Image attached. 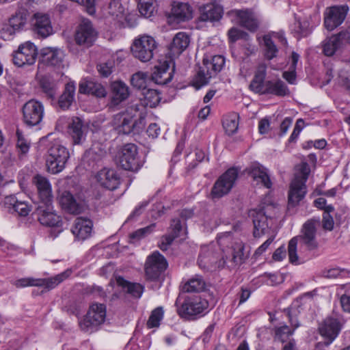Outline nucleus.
Here are the masks:
<instances>
[{
	"label": "nucleus",
	"mask_w": 350,
	"mask_h": 350,
	"mask_svg": "<svg viewBox=\"0 0 350 350\" xmlns=\"http://www.w3.org/2000/svg\"><path fill=\"white\" fill-rule=\"evenodd\" d=\"M243 250L244 247L242 245H239L237 248L234 249L231 259L228 262L226 261V263L229 268H232L244 262L246 256L244 255ZM225 259L227 260L228 258L226 257Z\"/></svg>",
	"instance_id": "48"
},
{
	"label": "nucleus",
	"mask_w": 350,
	"mask_h": 350,
	"mask_svg": "<svg viewBox=\"0 0 350 350\" xmlns=\"http://www.w3.org/2000/svg\"><path fill=\"white\" fill-rule=\"evenodd\" d=\"M211 77L210 74H207L204 68H200L194 78L193 85L196 89H200L202 86L206 85Z\"/></svg>",
	"instance_id": "54"
},
{
	"label": "nucleus",
	"mask_w": 350,
	"mask_h": 350,
	"mask_svg": "<svg viewBox=\"0 0 350 350\" xmlns=\"http://www.w3.org/2000/svg\"><path fill=\"white\" fill-rule=\"evenodd\" d=\"M172 16L178 23L187 21L193 17V9L187 3H174L172 8Z\"/></svg>",
	"instance_id": "34"
},
{
	"label": "nucleus",
	"mask_w": 350,
	"mask_h": 350,
	"mask_svg": "<svg viewBox=\"0 0 350 350\" xmlns=\"http://www.w3.org/2000/svg\"><path fill=\"white\" fill-rule=\"evenodd\" d=\"M64 57V51L58 48L46 47L40 51L41 61L49 66H59Z\"/></svg>",
	"instance_id": "24"
},
{
	"label": "nucleus",
	"mask_w": 350,
	"mask_h": 350,
	"mask_svg": "<svg viewBox=\"0 0 350 350\" xmlns=\"http://www.w3.org/2000/svg\"><path fill=\"white\" fill-rule=\"evenodd\" d=\"M337 36L342 48L350 44V28L340 31Z\"/></svg>",
	"instance_id": "64"
},
{
	"label": "nucleus",
	"mask_w": 350,
	"mask_h": 350,
	"mask_svg": "<svg viewBox=\"0 0 350 350\" xmlns=\"http://www.w3.org/2000/svg\"><path fill=\"white\" fill-rule=\"evenodd\" d=\"M245 172L257 184L260 183L267 189L271 188L272 183L267 169L258 162L252 163L246 168Z\"/></svg>",
	"instance_id": "20"
},
{
	"label": "nucleus",
	"mask_w": 350,
	"mask_h": 350,
	"mask_svg": "<svg viewBox=\"0 0 350 350\" xmlns=\"http://www.w3.org/2000/svg\"><path fill=\"white\" fill-rule=\"evenodd\" d=\"M228 36L231 42H234L239 39L247 40L249 38V35L246 32L235 27H232L228 31Z\"/></svg>",
	"instance_id": "59"
},
{
	"label": "nucleus",
	"mask_w": 350,
	"mask_h": 350,
	"mask_svg": "<svg viewBox=\"0 0 350 350\" xmlns=\"http://www.w3.org/2000/svg\"><path fill=\"white\" fill-rule=\"evenodd\" d=\"M349 10L347 5L334 6L329 8L325 17V28L332 31L339 26L345 20Z\"/></svg>",
	"instance_id": "17"
},
{
	"label": "nucleus",
	"mask_w": 350,
	"mask_h": 350,
	"mask_svg": "<svg viewBox=\"0 0 350 350\" xmlns=\"http://www.w3.org/2000/svg\"><path fill=\"white\" fill-rule=\"evenodd\" d=\"M239 19L241 26L250 31H255L258 28V20L255 14L249 10H236L233 11Z\"/></svg>",
	"instance_id": "31"
},
{
	"label": "nucleus",
	"mask_w": 350,
	"mask_h": 350,
	"mask_svg": "<svg viewBox=\"0 0 350 350\" xmlns=\"http://www.w3.org/2000/svg\"><path fill=\"white\" fill-rule=\"evenodd\" d=\"M206 283L200 275H196L188 280L183 286V290L187 293H198L205 289Z\"/></svg>",
	"instance_id": "43"
},
{
	"label": "nucleus",
	"mask_w": 350,
	"mask_h": 350,
	"mask_svg": "<svg viewBox=\"0 0 350 350\" xmlns=\"http://www.w3.org/2000/svg\"><path fill=\"white\" fill-rule=\"evenodd\" d=\"M23 113L25 122L29 126H36L43 118L44 107L40 102L30 100L24 105Z\"/></svg>",
	"instance_id": "15"
},
{
	"label": "nucleus",
	"mask_w": 350,
	"mask_h": 350,
	"mask_svg": "<svg viewBox=\"0 0 350 350\" xmlns=\"http://www.w3.org/2000/svg\"><path fill=\"white\" fill-rule=\"evenodd\" d=\"M155 2L150 0H139L138 10L142 16L145 18L151 17L155 11Z\"/></svg>",
	"instance_id": "51"
},
{
	"label": "nucleus",
	"mask_w": 350,
	"mask_h": 350,
	"mask_svg": "<svg viewBox=\"0 0 350 350\" xmlns=\"http://www.w3.org/2000/svg\"><path fill=\"white\" fill-rule=\"evenodd\" d=\"M337 34L325 39L323 42V53L326 56H332L338 50L342 49Z\"/></svg>",
	"instance_id": "45"
},
{
	"label": "nucleus",
	"mask_w": 350,
	"mask_h": 350,
	"mask_svg": "<svg viewBox=\"0 0 350 350\" xmlns=\"http://www.w3.org/2000/svg\"><path fill=\"white\" fill-rule=\"evenodd\" d=\"M111 103L113 105H118L125 100L129 96V87L122 81H114L111 83Z\"/></svg>",
	"instance_id": "32"
},
{
	"label": "nucleus",
	"mask_w": 350,
	"mask_h": 350,
	"mask_svg": "<svg viewBox=\"0 0 350 350\" xmlns=\"http://www.w3.org/2000/svg\"><path fill=\"white\" fill-rule=\"evenodd\" d=\"M114 67V62L112 59L108 60L105 62L99 63L97 65V70L103 77H109Z\"/></svg>",
	"instance_id": "57"
},
{
	"label": "nucleus",
	"mask_w": 350,
	"mask_h": 350,
	"mask_svg": "<svg viewBox=\"0 0 350 350\" xmlns=\"http://www.w3.org/2000/svg\"><path fill=\"white\" fill-rule=\"evenodd\" d=\"M31 29L34 34L41 38H46L53 33L51 21L48 14L36 12L31 18Z\"/></svg>",
	"instance_id": "14"
},
{
	"label": "nucleus",
	"mask_w": 350,
	"mask_h": 350,
	"mask_svg": "<svg viewBox=\"0 0 350 350\" xmlns=\"http://www.w3.org/2000/svg\"><path fill=\"white\" fill-rule=\"evenodd\" d=\"M239 114L234 112L224 117L222 123L226 133L232 135L237 132L239 126Z\"/></svg>",
	"instance_id": "46"
},
{
	"label": "nucleus",
	"mask_w": 350,
	"mask_h": 350,
	"mask_svg": "<svg viewBox=\"0 0 350 350\" xmlns=\"http://www.w3.org/2000/svg\"><path fill=\"white\" fill-rule=\"evenodd\" d=\"M157 48V43L152 37L142 36L133 41L131 51L135 58L148 62L152 59Z\"/></svg>",
	"instance_id": "5"
},
{
	"label": "nucleus",
	"mask_w": 350,
	"mask_h": 350,
	"mask_svg": "<svg viewBox=\"0 0 350 350\" xmlns=\"http://www.w3.org/2000/svg\"><path fill=\"white\" fill-rule=\"evenodd\" d=\"M225 64L224 57L221 55H215L211 57L209 65L211 66V69L215 75L219 72Z\"/></svg>",
	"instance_id": "61"
},
{
	"label": "nucleus",
	"mask_w": 350,
	"mask_h": 350,
	"mask_svg": "<svg viewBox=\"0 0 350 350\" xmlns=\"http://www.w3.org/2000/svg\"><path fill=\"white\" fill-rule=\"evenodd\" d=\"M163 309L162 307H157L153 310L147 321L148 328L157 327L160 325V321L163 317Z\"/></svg>",
	"instance_id": "53"
},
{
	"label": "nucleus",
	"mask_w": 350,
	"mask_h": 350,
	"mask_svg": "<svg viewBox=\"0 0 350 350\" xmlns=\"http://www.w3.org/2000/svg\"><path fill=\"white\" fill-rule=\"evenodd\" d=\"M104 151L98 144L93 145L85 151L83 157V162L90 169H93L102 159Z\"/></svg>",
	"instance_id": "35"
},
{
	"label": "nucleus",
	"mask_w": 350,
	"mask_h": 350,
	"mask_svg": "<svg viewBox=\"0 0 350 350\" xmlns=\"http://www.w3.org/2000/svg\"><path fill=\"white\" fill-rule=\"evenodd\" d=\"M148 75L147 73L138 72L134 74L131 78V84L133 87L142 90V92L146 90L147 88V80Z\"/></svg>",
	"instance_id": "52"
},
{
	"label": "nucleus",
	"mask_w": 350,
	"mask_h": 350,
	"mask_svg": "<svg viewBox=\"0 0 350 350\" xmlns=\"http://www.w3.org/2000/svg\"><path fill=\"white\" fill-rule=\"evenodd\" d=\"M262 40L264 42L265 46V57L270 60L273 59L277 56V53L278 52V47L271 38L270 36L265 35L262 38Z\"/></svg>",
	"instance_id": "50"
},
{
	"label": "nucleus",
	"mask_w": 350,
	"mask_h": 350,
	"mask_svg": "<svg viewBox=\"0 0 350 350\" xmlns=\"http://www.w3.org/2000/svg\"><path fill=\"white\" fill-rule=\"evenodd\" d=\"M189 38L185 32H178L175 35L170 45V51L173 55H180L189 44Z\"/></svg>",
	"instance_id": "38"
},
{
	"label": "nucleus",
	"mask_w": 350,
	"mask_h": 350,
	"mask_svg": "<svg viewBox=\"0 0 350 350\" xmlns=\"http://www.w3.org/2000/svg\"><path fill=\"white\" fill-rule=\"evenodd\" d=\"M16 147L19 149L22 154L27 153L29 149V144L24 138L21 131L19 129H17L16 131Z\"/></svg>",
	"instance_id": "62"
},
{
	"label": "nucleus",
	"mask_w": 350,
	"mask_h": 350,
	"mask_svg": "<svg viewBox=\"0 0 350 350\" xmlns=\"http://www.w3.org/2000/svg\"><path fill=\"white\" fill-rule=\"evenodd\" d=\"M200 16L198 21L201 22H214L219 21L223 15V8L216 3H208L199 7Z\"/></svg>",
	"instance_id": "22"
},
{
	"label": "nucleus",
	"mask_w": 350,
	"mask_h": 350,
	"mask_svg": "<svg viewBox=\"0 0 350 350\" xmlns=\"http://www.w3.org/2000/svg\"><path fill=\"white\" fill-rule=\"evenodd\" d=\"M341 328V325L338 319L329 317L325 319L319 327V332L327 341L326 345H329L338 336Z\"/></svg>",
	"instance_id": "19"
},
{
	"label": "nucleus",
	"mask_w": 350,
	"mask_h": 350,
	"mask_svg": "<svg viewBox=\"0 0 350 350\" xmlns=\"http://www.w3.org/2000/svg\"><path fill=\"white\" fill-rule=\"evenodd\" d=\"M33 183L38 190L40 202L47 203L53 201L51 186L46 178L37 174L33 177Z\"/></svg>",
	"instance_id": "29"
},
{
	"label": "nucleus",
	"mask_w": 350,
	"mask_h": 350,
	"mask_svg": "<svg viewBox=\"0 0 350 350\" xmlns=\"http://www.w3.org/2000/svg\"><path fill=\"white\" fill-rule=\"evenodd\" d=\"M167 262L159 252H153L147 258L145 264V273L148 280H156L167 269Z\"/></svg>",
	"instance_id": "11"
},
{
	"label": "nucleus",
	"mask_w": 350,
	"mask_h": 350,
	"mask_svg": "<svg viewBox=\"0 0 350 350\" xmlns=\"http://www.w3.org/2000/svg\"><path fill=\"white\" fill-rule=\"evenodd\" d=\"M278 208L272 204L259 206L250 211L254 224V237L259 238L269 231L268 219L275 216Z\"/></svg>",
	"instance_id": "4"
},
{
	"label": "nucleus",
	"mask_w": 350,
	"mask_h": 350,
	"mask_svg": "<svg viewBox=\"0 0 350 350\" xmlns=\"http://www.w3.org/2000/svg\"><path fill=\"white\" fill-rule=\"evenodd\" d=\"M274 340L280 341L282 343L288 342L290 336L294 333V329H291L288 326L284 325L280 327H275L273 329Z\"/></svg>",
	"instance_id": "49"
},
{
	"label": "nucleus",
	"mask_w": 350,
	"mask_h": 350,
	"mask_svg": "<svg viewBox=\"0 0 350 350\" xmlns=\"http://www.w3.org/2000/svg\"><path fill=\"white\" fill-rule=\"evenodd\" d=\"M183 230V226L179 219H173L169 228V233L161 237V243L159 245L162 251H166L172 245L174 240L178 237Z\"/></svg>",
	"instance_id": "27"
},
{
	"label": "nucleus",
	"mask_w": 350,
	"mask_h": 350,
	"mask_svg": "<svg viewBox=\"0 0 350 350\" xmlns=\"http://www.w3.org/2000/svg\"><path fill=\"white\" fill-rule=\"evenodd\" d=\"M289 91L286 84L278 80L275 82L271 81H266V88L265 94H271L279 96H284L288 94Z\"/></svg>",
	"instance_id": "42"
},
{
	"label": "nucleus",
	"mask_w": 350,
	"mask_h": 350,
	"mask_svg": "<svg viewBox=\"0 0 350 350\" xmlns=\"http://www.w3.org/2000/svg\"><path fill=\"white\" fill-rule=\"evenodd\" d=\"M171 61L159 62L158 65L154 67V70L151 74V79L157 84H167L172 79V72H168L170 63Z\"/></svg>",
	"instance_id": "26"
},
{
	"label": "nucleus",
	"mask_w": 350,
	"mask_h": 350,
	"mask_svg": "<svg viewBox=\"0 0 350 350\" xmlns=\"http://www.w3.org/2000/svg\"><path fill=\"white\" fill-rule=\"evenodd\" d=\"M117 283L122 286L125 291L135 298H139L144 290V286L139 283H133L125 280L122 277L117 278Z\"/></svg>",
	"instance_id": "40"
},
{
	"label": "nucleus",
	"mask_w": 350,
	"mask_h": 350,
	"mask_svg": "<svg viewBox=\"0 0 350 350\" xmlns=\"http://www.w3.org/2000/svg\"><path fill=\"white\" fill-rule=\"evenodd\" d=\"M106 317V307L102 304L90 306L84 319L79 322L81 329L86 332H92L104 323Z\"/></svg>",
	"instance_id": "7"
},
{
	"label": "nucleus",
	"mask_w": 350,
	"mask_h": 350,
	"mask_svg": "<svg viewBox=\"0 0 350 350\" xmlns=\"http://www.w3.org/2000/svg\"><path fill=\"white\" fill-rule=\"evenodd\" d=\"M146 106L142 103L140 99L137 103H131L124 112L129 113L131 116H135L137 113H139V116L142 113H144V111L146 109Z\"/></svg>",
	"instance_id": "60"
},
{
	"label": "nucleus",
	"mask_w": 350,
	"mask_h": 350,
	"mask_svg": "<svg viewBox=\"0 0 350 350\" xmlns=\"http://www.w3.org/2000/svg\"><path fill=\"white\" fill-rule=\"evenodd\" d=\"M4 204L8 211L16 213L19 216L25 217L31 211L30 206L24 201H18L14 196L5 198Z\"/></svg>",
	"instance_id": "30"
},
{
	"label": "nucleus",
	"mask_w": 350,
	"mask_h": 350,
	"mask_svg": "<svg viewBox=\"0 0 350 350\" xmlns=\"http://www.w3.org/2000/svg\"><path fill=\"white\" fill-rule=\"evenodd\" d=\"M98 182L109 190H114L120 185V177L116 170L104 168L99 171L96 176Z\"/></svg>",
	"instance_id": "23"
},
{
	"label": "nucleus",
	"mask_w": 350,
	"mask_h": 350,
	"mask_svg": "<svg viewBox=\"0 0 350 350\" xmlns=\"http://www.w3.org/2000/svg\"><path fill=\"white\" fill-rule=\"evenodd\" d=\"M146 126L145 114L142 113L139 116L137 120L133 119V133H139L144 130Z\"/></svg>",
	"instance_id": "63"
},
{
	"label": "nucleus",
	"mask_w": 350,
	"mask_h": 350,
	"mask_svg": "<svg viewBox=\"0 0 350 350\" xmlns=\"http://www.w3.org/2000/svg\"><path fill=\"white\" fill-rule=\"evenodd\" d=\"M310 168L307 163L301 165L300 171L295 174L291 183L288 191V208L297 206L303 200L307 193L306 183L310 173Z\"/></svg>",
	"instance_id": "3"
},
{
	"label": "nucleus",
	"mask_w": 350,
	"mask_h": 350,
	"mask_svg": "<svg viewBox=\"0 0 350 350\" xmlns=\"http://www.w3.org/2000/svg\"><path fill=\"white\" fill-rule=\"evenodd\" d=\"M238 174L237 168L231 167L219 176L211 190L213 198H219L228 194L234 185Z\"/></svg>",
	"instance_id": "9"
},
{
	"label": "nucleus",
	"mask_w": 350,
	"mask_h": 350,
	"mask_svg": "<svg viewBox=\"0 0 350 350\" xmlns=\"http://www.w3.org/2000/svg\"><path fill=\"white\" fill-rule=\"evenodd\" d=\"M124 8L122 0H111L109 4V13L112 16H119L124 13Z\"/></svg>",
	"instance_id": "58"
},
{
	"label": "nucleus",
	"mask_w": 350,
	"mask_h": 350,
	"mask_svg": "<svg viewBox=\"0 0 350 350\" xmlns=\"http://www.w3.org/2000/svg\"><path fill=\"white\" fill-rule=\"evenodd\" d=\"M295 25L294 30L299 37H306L312 31V27L310 26V23L307 20L302 21H298Z\"/></svg>",
	"instance_id": "55"
},
{
	"label": "nucleus",
	"mask_w": 350,
	"mask_h": 350,
	"mask_svg": "<svg viewBox=\"0 0 350 350\" xmlns=\"http://www.w3.org/2000/svg\"><path fill=\"white\" fill-rule=\"evenodd\" d=\"M92 227V220L79 217L75 220L71 231L77 240L84 241L90 237Z\"/></svg>",
	"instance_id": "21"
},
{
	"label": "nucleus",
	"mask_w": 350,
	"mask_h": 350,
	"mask_svg": "<svg viewBox=\"0 0 350 350\" xmlns=\"http://www.w3.org/2000/svg\"><path fill=\"white\" fill-rule=\"evenodd\" d=\"M69 276V272L61 273L50 278L38 279V286H45L47 289H52L57 286Z\"/></svg>",
	"instance_id": "47"
},
{
	"label": "nucleus",
	"mask_w": 350,
	"mask_h": 350,
	"mask_svg": "<svg viewBox=\"0 0 350 350\" xmlns=\"http://www.w3.org/2000/svg\"><path fill=\"white\" fill-rule=\"evenodd\" d=\"M319 225V219L313 218L308 219L304 224L301 230V234L292 238L289 241L288 255L291 263L295 265L300 263L297 253V247L299 242L306 245L309 250H314L318 247L317 230Z\"/></svg>",
	"instance_id": "1"
},
{
	"label": "nucleus",
	"mask_w": 350,
	"mask_h": 350,
	"mask_svg": "<svg viewBox=\"0 0 350 350\" xmlns=\"http://www.w3.org/2000/svg\"><path fill=\"white\" fill-rule=\"evenodd\" d=\"M88 126L79 117H73L68 124V132L74 144H82L88 132Z\"/></svg>",
	"instance_id": "18"
},
{
	"label": "nucleus",
	"mask_w": 350,
	"mask_h": 350,
	"mask_svg": "<svg viewBox=\"0 0 350 350\" xmlns=\"http://www.w3.org/2000/svg\"><path fill=\"white\" fill-rule=\"evenodd\" d=\"M175 306L180 317L191 319L207 312L209 304L206 299L199 296L187 297L181 302V297L179 295L176 300Z\"/></svg>",
	"instance_id": "2"
},
{
	"label": "nucleus",
	"mask_w": 350,
	"mask_h": 350,
	"mask_svg": "<svg viewBox=\"0 0 350 350\" xmlns=\"http://www.w3.org/2000/svg\"><path fill=\"white\" fill-rule=\"evenodd\" d=\"M69 158L68 150L64 146L59 144H53L48 150L46 165L48 171L52 174L62 172Z\"/></svg>",
	"instance_id": "6"
},
{
	"label": "nucleus",
	"mask_w": 350,
	"mask_h": 350,
	"mask_svg": "<svg viewBox=\"0 0 350 350\" xmlns=\"http://www.w3.org/2000/svg\"><path fill=\"white\" fill-rule=\"evenodd\" d=\"M38 55L37 48L31 42L21 44L16 51L13 54V63L22 67L25 65H32L35 63Z\"/></svg>",
	"instance_id": "12"
},
{
	"label": "nucleus",
	"mask_w": 350,
	"mask_h": 350,
	"mask_svg": "<svg viewBox=\"0 0 350 350\" xmlns=\"http://www.w3.org/2000/svg\"><path fill=\"white\" fill-rule=\"evenodd\" d=\"M97 35L92 22L88 19H83L77 27L75 40L77 44L90 47L95 42Z\"/></svg>",
	"instance_id": "13"
},
{
	"label": "nucleus",
	"mask_w": 350,
	"mask_h": 350,
	"mask_svg": "<svg viewBox=\"0 0 350 350\" xmlns=\"http://www.w3.org/2000/svg\"><path fill=\"white\" fill-rule=\"evenodd\" d=\"M75 85L74 82L66 84L63 93L59 98L58 106L63 110L69 109L75 100Z\"/></svg>",
	"instance_id": "37"
},
{
	"label": "nucleus",
	"mask_w": 350,
	"mask_h": 350,
	"mask_svg": "<svg viewBox=\"0 0 350 350\" xmlns=\"http://www.w3.org/2000/svg\"><path fill=\"white\" fill-rule=\"evenodd\" d=\"M79 92L92 94L99 98L105 97L107 95V91L102 84L91 80L81 82L79 86Z\"/></svg>",
	"instance_id": "33"
},
{
	"label": "nucleus",
	"mask_w": 350,
	"mask_h": 350,
	"mask_svg": "<svg viewBox=\"0 0 350 350\" xmlns=\"http://www.w3.org/2000/svg\"><path fill=\"white\" fill-rule=\"evenodd\" d=\"M265 77L266 67L265 66H259L250 84V89L255 93L264 94L266 88Z\"/></svg>",
	"instance_id": "36"
},
{
	"label": "nucleus",
	"mask_w": 350,
	"mask_h": 350,
	"mask_svg": "<svg viewBox=\"0 0 350 350\" xmlns=\"http://www.w3.org/2000/svg\"><path fill=\"white\" fill-rule=\"evenodd\" d=\"M59 204L62 209L71 214H80L83 209L81 202L78 201L69 191H64L62 193Z\"/></svg>",
	"instance_id": "28"
},
{
	"label": "nucleus",
	"mask_w": 350,
	"mask_h": 350,
	"mask_svg": "<svg viewBox=\"0 0 350 350\" xmlns=\"http://www.w3.org/2000/svg\"><path fill=\"white\" fill-rule=\"evenodd\" d=\"M155 228V224H152L145 228L137 230L136 231L130 234L129 237L131 240L139 241L150 234Z\"/></svg>",
	"instance_id": "56"
},
{
	"label": "nucleus",
	"mask_w": 350,
	"mask_h": 350,
	"mask_svg": "<svg viewBox=\"0 0 350 350\" xmlns=\"http://www.w3.org/2000/svg\"><path fill=\"white\" fill-rule=\"evenodd\" d=\"M42 92L50 98L53 99L57 91V83L50 75L41 77L39 81Z\"/></svg>",
	"instance_id": "39"
},
{
	"label": "nucleus",
	"mask_w": 350,
	"mask_h": 350,
	"mask_svg": "<svg viewBox=\"0 0 350 350\" xmlns=\"http://www.w3.org/2000/svg\"><path fill=\"white\" fill-rule=\"evenodd\" d=\"M133 118L129 113H119L113 116L112 124L118 133L128 135L133 133Z\"/></svg>",
	"instance_id": "25"
},
{
	"label": "nucleus",
	"mask_w": 350,
	"mask_h": 350,
	"mask_svg": "<svg viewBox=\"0 0 350 350\" xmlns=\"http://www.w3.org/2000/svg\"><path fill=\"white\" fill-rule=\"evenodd\" d=\"M143 97L140 98L142 103L146 107H155L161 100L159 92L152 88H147L142 93Z\"/></svg>",
	"instance_id": "41"
},
{
	"label": "nucleus",
	"mask_w": 350,
	"mask_h": 350,
	"mask_svg": "<svg viewBox=\"0 0 350 350\" xmlns=\"http://www.w3.org/2000/svg\"><path fill=\"white\" fill-rule=\"evenodd\" d=\"M120 165L125 170L137 171L143 165L138 155L137 147L134 144H126L122 146L118 157Z\"/></svg>",
	"instance_id": "8"
},
{
	"label": "nucleus",
	"mask_w": 350,
	"mask_h": 350,
	"mask_svg": "<svg viewBox=\"0 0 350 350\" xmlns=\"http://www.w3.org/2000/svg\"><path fill=\"white\" fill-rule=\"evenodd\" d=\"M33 214L42 226L49 227H59L62 226L61 217L53 210L52 202H40Z\"/></svg>",
	"instance_id": "10"
},
{
	"label": "nucleus",
	"mask_w": 350,
	"mask_h": 350,
	"mask_svg": "<svg viewBox=\"0 0 350 350\" xmlns=\"http://www.w3.org/2000/svg\"><path fill=\"white\" fill-rule=\"evenodd\" d=\"M198 263L202 269L211 270L216 267L218 268L224 267L226 263V260L224 257H222L221 260L218 262V256L213 252V248L204 246L201 248Z\"/></svg>",
	"instance_id": "16"
},
{
	"label": "nucleus",
	"mask_w": 350,
	"mask_h": 350,
	"mask_svg": "<svg viewBox=\"0 0 350 350\" xmlns=\"http://www.w3.org/2000/svg\"><path fill=\"white\" fill-rule=\"evenodd\" d=\"M28 12L26 9H19L9 19L10 25L14 30H19L25 26L27 20Z\"/></svg>",
	"instance_id": "44"
}]
</instances>
